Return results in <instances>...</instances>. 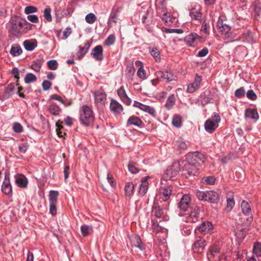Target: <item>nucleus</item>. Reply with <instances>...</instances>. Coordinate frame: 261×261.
<instances>
[{
    "mask_svg": "<svg viewBox=\"0 0 261 261\" xmlns=\"http://www.w3.org/2000/svg\"><path fill=\"white\" fill-rule=\"evenodd\" d=\"M94 112L91 108L87 105H83L80 111V119L81 123L88 126L94 121Z\"/></svg>",
    "mask_w": 261,
    "mask_h": 261,
    "instance_id": "obj_1",
    "label": "nucleus"
},
{
    "mask_svg": "<svg viewBox=\"0 0 261 261\" xmlns=\"http://www.w3.org/2000/svg\"><path fill=\"white\" fill-rule=\"evenodd\" d=\"M31 27V24L26 20L17 19L12 21L11 30L18 34H22L30 30Z\"/></svg>",
    "mask_w": 261,
    "mask_h": 261,
    "instance_id": "obj_2",
    "label": "nucleus"
},
{
    "mask_svg": "<svg viewBox=\"0 0 261 261\" xmlns=\"http://www.w3.org/2000/svg\"><path fill=\"white\" fill-rule=\"evenodd\" d=\"M169 202L167 201L165 206L162 204V201L160 202L158 201H154L152 206L151 209V216L156 218H164L165 220L167 219L165 218V214L164 210L168 209V205H169Z\"/></svg>",
    "mask_w": 261,
    "mask_h": 261,
    "instance_id": "obj_3",
    "label": "nucleus"
},
{
    "mask_svg": "<svg viewBox=\"0 0 261 261\" xmlns=\"http://www.w3.org/2000/svg\"><path fill=\"white\" fill-rule=\"evenodd\" d=\"M221 121V118L219 114L214 113L211 118L208 119L204 123L205 130L209 133H213L218 127V123Z\"/></svg>",
    "mask_w": 261,
    "mask_h": 261,
    "instance_id": "obj_4",
    "label": "nucleus"
},
{
    "mask_svg": "<svg viewBox=\"0 0 261 261\" xmlns=\"http://www.w3.org/2000/svg\"><path fill=\"white\" fill-rule=\"evenodd\" d=\"M188 162L192 163L199 167L203 165L205 160V155L198 151L189 153L187 156Z\"/></svg>",
    "mask_w": 261,
    "mask_h": 261,
    "instance_id": "obj_5",
    "label": "nucleus"
},
{
    "mask_svg": "<svg viewBox=\"0 0 261 261\" xmlns=\"http://www.w3.org/2000/svg\"><path fill=\"white\" fill-rule=\"evenodd\" d=\"M198 167L192 163L188 162L186 160L184 165V174L186 176L188 175L195 176L198 173Z\"/></svg>",
    "mask_w": 261,
    "mask_h": 261,
    "instance_id": "obj_6",
    "label": "nucleus"
},
{
    "mask_svg": "<svg viewBox=\"0 0 261 261\" xmlns=\"http://www.w3.org/2000/svg\"><path fill=\"white\" fill-rule=\"evenodd\" d=\"M179 170V164L177 163H174L171 166L166 170L164 177L167 180H170L177 175Z\"/></svg>",
    "mask_w": 261,
    "mask_h": 261,
    "instance_id": "obj_7",
    "label": "nucleus"
},
{
    "mask_svg": "<svg viewBox=\"0 0 261 261\" xmlns=\"http://www.w3.org/2000/svg\"><path fill=\"white\" fill-rule=\"evenodd\" d=\"M172 191V188L171 186L162 187L160 189V198L163 201H167L170 198Z\"/></svg>",
    "mask_w": 261,
    "mask_h": 261,
    "instance_id": "obj_8",
    "label": "nucleus"
},
{
    "mask_svg": "<svg viewBox=\"0 0 261 261\" xmlns=\"http://www.w3.org/2000/svg\"><path fill=\"white\" fill-rule=\"evenodd\" d=\"M241 208L243 213L247 218H246L247 222H251L252 220L253 217L251 213V209L250 206L248 202L245 200H243L241 203Z\"/></svg>",
    "mask_w": 261,
    "mask_h": 261,
    "instance_id": "obj_9",
    "label": "nucleus"
},
{
    "mask_svg": "<svg viewBox=\"0 0 261 261\" xmlns=\"http://www.w3.org/2000/svg\"><path fill=\"white\" fill-rule=\"evenodd\" d=\"M224 20L225 16H220L217 22V26L218 27L219 31L222 34L226 35L230 31V27L228 24L224 22Z\"/></svg>",
    "mask_w": 261,
    "mask_h": 261,
    "instance_id": "obj_10",
    "label": "nucleus"
},
{
    "mask_svg": "<svg viewBox=\"0 0 261 261\" xmlns=\"http://www.w3.org/2000/svg\"><path fill=\"white\" fill-rule=\"evenodd\" d=\"M9 173H5V179L2 185V191L6 195H9L12 193V186L9 179Z\"/></svg>",
    "mask_w": 261,
    "mask_h": 261,
    "instance_id": "obj_11",
    "label": "nucleus"
},
{
    "mask_svg": "<svg viewBox=\"0 0 261 261\" xmlns=\"http://www.w3.org/2000/svg\"><path fill=\"white\" fill-rule=\"evenodd\" d=\"M95 103L97 107L103 105L107 99L106 93L101 90H97L94 93Z\"/></svg>",
    "mask_w": 261,
    "mask_h": 261,
    "instance_id": "obj_12",
    "label": "nucleus"
},
{
    "mask_svg": "<svg viewBox=\"0 0 261 261\" xmlns=\"http://www.w3.org/2000/svg\"><path fill=\"white\" fill-rule=\"evenodd\" d=\"M191 203V197L187 194L182 196L178 204V207L183 211H186L189 207Z\"/></svg>",
    "mask_w": 261,
    "mask_h": 261,
    "instance_id": "obj_13",
    "label": "nucleus"
},
{
    "mask_svg": "<svg viewBox=\"0 0 261 261\" xmlns=\"http://www.w3.org/2000/svg\"><path fill=\"white\" fill-rule=\"evenodd\" d=\"M220 248L217 245H213L209 248V252L207 254L208 260L216 261L217 257L220 253Z\"/></svg>",
    "mask_w": 261,
    "mask_h": 261,
    "instance_id": "obj_14",
    "label": "nucleus"
},
{
    "mask_svg": "<svg viewBox=\"0 0 261 261\" xmlns=\"http://www.w3.org/2000/svg\"><path fill=\"white\" fill-rule=\"evenodd\" d=\"M91 56L96 61H102L103 59V48L101 45L96 46L91 53Z\"/></svg>",
    "mask_w": 261,
    "mask_h": 261,
    "instance_id": "obj_15",
    "label": "nucleus"
},
{
    "mask_svg": "<svg viewBox=\"0 0 261 261\" xmlns=\"http://www.w3.org/2000/svg\"><path fill=\"white\" fill-rule=\"evenodd\" d=\"M110 109L111 112L116 115L120 114L123 110L122 106L114 99L111 100Z\"/></svg>",
    "mask_w": 261,
    "mask_h": 261,
    "instance_id": "obj_16",
    "label": "nucleus"
},
{
    "mask_svg": "<svg viewBox=\"0 0 261 261\" xmlns=\"http://www.w3.org/2000/svg\"><path fill=\"white\" fill-rule=\"evenodd\" d=\"M117 93L121 100L127 106L131 104L132 100L126 94L123 86L120 87L117 91Z\"/></svg>",
    "mask_w": 261,
    "mask_h": 261,
    "instance_id": "obj_17",
    "label": "nucleus"
},
{
    "mask_svg": "<svg viewBox=\"0 0 261 261\" xmlns=\"http://www.w3.org/2000/svg\"><path fill=\"white\" fill-rule=\"evenodd\" d=\"M157 76L158 78L165 80L167 82L176 80V76L168 71H159L157 72Z\"/></svg>",
    "mask_w": 261,
    "mask_h": 261,
    "instance_id": "obj_18",
    "label": "nucleus"
},
{
    "mask_svg": "<svg viewBox=\"0 0 261 261\" xmlns=\"http://www.w3.org/2000/svg\"><path fill=\"white\" fill-rule=\"evenodd\" d=\"M201 80V77L196 74L194 82L188 85L187 91L189 93H193L197 90L199 88Z\"/></svg>",
    "mask_w": 261,
    "mask_h": 261,
    "instance_id": "obj_19",
    "label": "nucleus"
},
{
    "mask_svg": "<svg viewBox=\"0 0 261 261\" xmlns=\"http://www.w3.org/2000/svg\"><path fill=\"white\" fill-rule=\"evenodd\" d=\"M150 178V176H148L141 179L139 190L140 195L144 196L147 193L149 185L148 180Z\"/></svg>",
    "mask_w": 261,
    "mask_h": 261,
    "instance_id": "obj_20",
    "label": "nucleus"
},
{
    "mask_svg": "<svg viewBox=\"0 0 261 261\" xmlns=\"http://www.w3.org/2000/svg\"><path fill=\"white\" fill-rule=\"evenodd\" d=\"M130 241L132 246L137 247L141 251L145 249V245L142 243L141 238L139 236L134 235L132 236Z\"/></svg>",
    "mask_w": 261,
    "mask_h": 261,
    "instance_id": "obj_21",
    "label": "nucleus"
},
{
    "mask_svg": "<svg viewBox=\"0 0 261 261\" xmlns=\"http://www.w3.org/2000/svg\"><path fill=\"white\" fill-rule=\"evenodd\" d=\"M190 15L192 19L200 20L202 17L200 6H196L192 8L190 11Z\"/></svg>",
    "mask_w": 261,
    "mask_h": 261,
    "instance_id": "obj_22",
    "label": "nucleus"
},
{
    "mask_svg": "<svg viewBox=\"0 0 261 261\" xmlns=\"http://www.w3.org/2000/svg\"><path fill=\"white\" fill-rule=\"evenodd\" d=\"M90 43L89 41H86L85 43L84 46H79V51L77 53L76 56L79 59L81 60L82 59L86 54L88 52L90 47Z\"/></svg>",
    "mask_w": 261,
    "mask_h": 261,
    "instance_id": "obj_23",
    "label": "nucleus"
},
{
    "mask_svg": "<svg viewBox=\"0 0 261 261\" xmlns=\"http://www.w3.org/2000/svg\"><path fill=\"white\" fill-rule=\"evenodd\" d=\"M18 85V83H16V85H15L14 83H11L8 85L5 89L3 97L5 99L9 98L13 94L16 86Z\"/></svg>",
    "mask_w": 261,
    "mask_h": 261,
    "instance_id": "obj_24",
    "label": "nucleus"
},
{
    "mask_svg": "<svg viewBox=\"0 0 261 261\" xmlns=\"http://www.w3.org/2000/svg\"><path fill=\"white\" fill-rule=\"evenodd\" d=\"M253 256L250 257L248 261H256L255 255L256 257L261 256V244L258 242L254 243L253 249Z\"/></svg>",
    "mask_w": 261,
    "mask_h": 261,
    "instance_id": "obj_25",
    "label": "nucleus"
},
{
    "mask_svg": "<svg viewBox=\"0 0 261 261\" xmlns=\"http://www.w3.org/2000/svg\"><path fill=\"white\" fill-rule=\"evenodd\" d=\"M142 124V120L138 117L135 116H130L127 120L126 126H129L133 125L138 127H140Z\"/></svg>",
    "mask_w": 261,
    "mask_h": 261,
    "instance_id": "obj_26",
    "label": "nucleus"
},
{
    "mask_svg": "<svg viewBox=\"0 0 261 261\" xmlns=\"http://www.w3.org/2000/svg\"><path fill=\"white\" fill-rule=\"evenodd\" d=\"M205 246V240L200 237H198L193 245V249L199 251L201 250H203Z\"/></svg>",
    "mask_w": 261,
    "mask_h": 261,
    "instance_id": "obj_27",
    "label": "nucleus"
},
{
    "mask_svg": "<svg viewBox=\"0 0 261 261\" xmlns=\"http://www.w3.org/2000/svg\"><path fill=\"white\" fill-rule=\"evenodd\" d=\"M200 37L196 33H191L187 36L185 38V41L187 44L190 46H194V43L197 39H199Z\"/></svg>",
    "mask_w": 261,
    "mask_h": 261,
    "instance_id": "obj_28",
    "label": "nucleus"
},
{
    "mask_svg": "<svg viewBox=\"0 0 261 261\" xmlns=\"http://www.w3.org/2000/svg\"><path fill=\"white\" fill-rule=\"evenodd\" d=\"M135 185L132 182L126 184L124 187L125 195L126 196L130 197L134 193Z\"/></svg>",
    "mask_w": 261,
    "mask_h": 261,
    "instance_id": "obj_29",
    "label": "nucleus"
},
{
    "mask_svg": "<svg viewBox=\"0 0 261 261\" xmlns=\"http://www.w3.org/2000/svg\"><path fill=\"white\" fill-rule=\"evenodd\" d=\"M48 111L49 113L54 116H58L62 112V109L56 103H53L49 106Z\"/></svg>",
    "mask_w": 261,
    "mask_h": 261,
    "instance_id": "obj_30",
    "label": "nucleus"
},
{
    "mask_svg": "<svg viewBox=\"0 0 261 261\" xmlns=\"http://www.w3.org/2000/svg\"><path fill=\"white\" fill-rule=\"evenodd\" d=\"M15 182L19 187L24 188L27 187L28 180L24 176H17L16 177Z\"/></svg>",
    "mask_w": 261,
    "mask_h": 261,
    "instance_id": "obj_31",
    "label": "nucleus"
},
{
    "mask_svg": "<svg viewBox=\"0 0 261 261\" xmlns=\"http://www.w3.org/2000/svg\"><path fill=\"white\" fill-rule=\"evenodd\" d=\"M245 116L247 118L254 120H257L259 118L258 114L255 109H247L245 112Z\"/></svg>",
    "mask_w": 261,
    "mask_h": 261,
    "instance_id": "obj_32",
    "label": "nucleus"
},
{
    "mask_svg": "<svg viewBox=\"0 0 261 261\" xmlns=\"http://www.w3.org/2000/svg\"><path fill=\"white\" fill-rule=\"evenodd\" d=\"M136 65L140 66V68L137 71L138 76L142 79L144 80L146 79V72L143 69V64L141 61H137L135 63Z\"/></svg>",
    "mask_w": 261,
    "mask_h": 261,
    "instance_id": "obj_33",
    "label": "nucleus"
},
{
    "mask_svg": "<svg viewBox=\"0 0 261 261\" xmlns=\"http://www.w3.org/2000/svg\"><path fill=\"white\" fill-rule=\"evenodd\" d=\"M59 193L57 191L51 190L49 193V204H57V199Z\"/></svg>",
    "mask_w": 261,
    "mask_h": 261,
    "instance_id": "obj_34",
    "label": "nucleus"
},
{
    "mask_svg": "<svg viewBox=\"0 0 261 261\" xmlns=\"http://www.w3.org/2000/svg\"><path fill=\"white\" fill-rule=\"evenodd\" d=\"M81 231L84 237H87L93 232V228L91 225L84 224L81 226Z\"/></svg>",
    "mask_w": 261,
    "mask_h": 261,
    "instance_id": "obj_35",
    "label": "nucleus"
},
{
    "mask_svg": "<svg viewBox=\"0 0 261 261\" xmlns=\"http://www.w3.org/2000/svg\"><path fill=\"white\" fill-rule=\"evenodd\" d=\"M212 228V224L210 222H204L199 227V230L204 233L209 231Z\"/></svg>",
    "mask_w": 261,
    "mask_h": 261,
    "instance_id": "obj_36",
    "label": "nucleus"
},
{
    "mask_svg": "<svg viewBox=\"0 0 261 261\" xmlns=\"http://www.w3.org/2000/svg\"><path fill=\"white\" fill-rule=\"evenodd\" d=\"M163 20L167 25H170L176 21V18L171 15L170 13H165L163 17Z\"/></svg>",
    "mask_w": 261,
    "mask_h": 261,
    "instance_id": "obj_37",
    "label": "nucleus"
},
{
    "mask_svg": "<svg viewBox=\"0 0 261 261\" xmlns=\"http://www.w3.org/2000/svg\"><path fill=\"white\" fill-rule=\"evenodd\" d=\"M175 103V98L174 94L170 95L167 98L165 107L167 110H170Z\"/></svg>",
    "mask_w": 261,
    "mask_h": 261,
    "instance_id": "obj_38",
    "label": "nucleus"
},
{
    "mask_svg": "<svg viewBox=\"0 0 261 261\" xmlns=\"http://www.w3.org/2000/svg\"><path fill=\"white\" fill-rule=\"evenodd\" d=\"M208 200L211 203H217L219 200V195L214 191H209Z\"/></svg>",
    "mask_w": 261,
    "mask_h": 261,
    "instance_id": "obj_39",
    "label": "nucleus"
},
{
    "mask_svg": "<svg viewBox=\"0 0 261 261\" xmlns=\"http://www.w3.org/2000/svg\"><path fill=\"white\" fill-rule=\"evenodd\" d=\"M43 62V59L37 60L34 61L31 65V68L36 72H39Z\"/></svg>",
    "mask_w": 261,
    "mask_h": 261,
    "instance_id": "obj_40",
    "label": "nucleus"
},
{
    "mask_svg": "<svg viewBox=\"0 0 261 261\" xmlns=\"http://www.w3.org/2000/svg\"><path fill=\"white\" fill-rule=\"evenodd\" d=\"M23 46L27 50L32 51L37 46V43L27 40L24 41Z\"/></svg>",
    "mask_w": 261,
    "mask_h": 261,
    "instance_id": "obj_41",
    "label": "nucleus"
},
{
    "mask_svg": "<svg viewBox=\"0 0 261 261\" xmlns=\"http://www.w3.org/2000/svg\"><path fill=\"white\" fill-rule=\"evenodd\" d=\"M209 193V191H197L196 193V195L198 199L200 200L203 201H207L208 200V196Z\"/></svg>",
    "mask_w": 261,
    "mask_h": 261,
    "instance_id": "obj_42",
    "label": "nucleus"
},
{
    "mask_svg": "<svg viewBox=\"0 0 261 261\" xmlns=\"http://www.w3.org/2000/svg\"><path fill=\"white\" fill-rule=\"evenodd\" d=\"M22 53V49L19 45H14L11 47L10 53L14 57L20 55Z\"/></svg>",
    "mask_w": 261,
    "mask_h": 261,
    "instance_id": "obj_43",
    "label": "nucleus"
},
{
    "mask_svg": "<svg viewBox=\"0 0 261 261\" xmlns=\"http://www.w3.org/2000/svg\"><path fill=\"white\" fill-rule=\"evenodd\" d=\"M128 170L132 174H136L139 172V169L138 164L133 162H130L128 164Z\"/></svg>",
    "mask_w": 261,
    "mask_h": 261,
    "instance_id": "obj_44",
    "label": "nucleus"
},
{
    "mask_svg": "<svg viewBox=\"0 0 261 261\" xmlns=\"http://www.w3.org/2000/svg\"><path fill=\"white\" fill-rule=\"evenodd\" d=\"M201 103L203 106H205L208 103H212L213 99L212 97H209L206 94V92H204L203 94L201 95Z\"/></svg>",
    "mask_w": 261,
    "mask_h": 261,
    "instance_id": "obj_45",
    "label": "nucleus"
},
{
    "mask_svg": "<svg viewBox=\"0 0 261 261\" xmlns=\"http://www.w3.org/2000/svg\"><path fill=\"white\" fill-rule=\"evenodd\" d=\"M37 77L32 73H27L24 77V82L27 84H29L36 81Z\"/></svg>",
    "mask_w": 261,
    "mask_h": 261,
    "instance_id": "obj_46",
    "label": "nucleus"
},
{
    "mask_svg": "<svg viewBox=\"0 0 261 261\" xmlns=\"http://www.w3.org/2000/svg\"><path fill=\"white\" fill-rule=\"evenodd\" d=\"M141 110L145 112L148 113L149 114L153 116H155V111L153 107L143 105L142 106Z\"/></svg>",
    "mask_w": 261,
    "mask_h": 261,
    "instance_id": "obj_47",
    "label": "nucleus"
},
{
    "mask_svg": "<svg viewBox=\"0 0 261 261\" xmlns=\"http://www.w3.org/2000/svg\"><path fill=\"white\" fill-rule=\"evenodd\" d=\"M215 178L214 176H205L202 179V182L209 185H213L215 182Z\"/></svg>",
    "mask_w": 261,
    "mask_h": 261,
    "instance_id": "obj_48",
    "label": "nucleus"
},
{
    "mask_svg": "<svg viewBox=\"0 0 261 261\" xmlns=\"http://www.w3.org/2000/svg\"><path fill=\"white\" fill-rule=\"evenodd\" d=\"M43 15L45 19L48 22H51L52 21V17L51 15V9L50 8H46L44 10Z\"/></svg>",
    "mask_w": 261,
    "mask_h": 261,
    "instance_id": "obj_49",
    "label": "nucleus"
},
{
    "mask_svg": "<svg viewBox=\"0 0 261 261\" xmlns=\"http://www.w3.org/2000/svg\"><path fill=\"white\" fill-rule=\"evenodd\" d=\"M116 40V38L114 35L112 34L109 35L105 40L104 44L106 45L110 46L113 45Z\"/></svg>",
    "mask_w": 261,
    "mask_h": 261,
    "instance_id": "obj_50",
    "label": "nucleus"
},
{
    "mask_svg": "<svg viewBox=\"0 0 261 261\" xmlns=\"http://www.w3.org/2000/svg\"><path fill=\"white\" fill-rule=\"evenodd\" d=\"M172 124L176 127H180L181 124V120L180 116L178 115L174 116L172 119Z\"/></svg>",
    "mask_w": 261,
    "mask_h": 261,
    "instance_id": "obj_51",
    "label": "nucleus"
},
{
    "mask_svg": "<svg viewBox=\"0 0 261 261\" xmlns=\"http://www.w3.org/2000/svg\"><path fill=\"white\" fill-rule=\"evenodd\" d=\"M85 19L87 23L92 24L96 20V17L93 13H90L86 16Z\"/></svg>",
    "mask_w": 261,
    "mask_h": 261,
    "instance_id": "obj_52",
    "label": "nucleus"
},
{
    "mask_svg": "<svg viewBox=\"0 0 261 261\" xmlns=\"http://www.w3.org/2000/svg\"><path fill=\"white\" fill-rule=\"evenodd\" d=\"M47 66L48 67L50 70H56L57 69L58 66V64L57 61L55 60H51L47 62Z\"/></svg>",
    "mask_w": 261,
    "mask_h": 261,
    "instance_id": "obj_53",
    "label": "nucleus"
},
{
    "mask_svg": "<svg viewBox=\"0 0 261 261\" xmlns=\"http://www.w3.org/2000/svg\"><path fill=\"white\" fill-rule=\"evenodd\" d=\"M235 96L239 98H242L245 94V90L244 87H241L239 89H238L236 90L234 93Z\"/></svg>",
    "mask_w": 261,
    "mask_h": 261,
    "instance_id": "obj_54",
    "label": "nucleus"
},
{
    "mask_svg": "<svg viewBox=\"0 0 261 261\" xmlns=\"http://www.w3.org/2000/svg\"><path fill=\"white\" fill-rule=\"evenodd\" d=\"M13 129L16 133H20L23 132V127L18 122H15L13 125Z\"/></svg>",
    "mask_w": 261,
    "mask_h": 261,
    "instance_id": "obj_55",
    "label": "nucleus"
},
{
    "mask_svg": "<svg viewBox=\"0 0 261 261\" xmlns=\"http://www.w3.org/2000/svg\"><path fill=\"white\" fill-rule=\"evenodd\" d=\"M148 49L149 50L150 53L151 54V56L153 57L154 58H157L160 57V52L157 48L149 47Z\"/></svg>",
    "mask_w": 261,
    "mask_h": 261,
    "instance_id": "obj_56",
    "label": "nucleus"
},
{
    "mask_svg": "<svg viewBox=\"0 0 261 261\" xmlns=\"http://www.w3.org/2000/svg\"><path fill=\"white\" fill-rule=\"evenodd\" d=\"M247 97L251 100H255L257 98V95L253 90H249L246 93Z\"/></svg>",
    "mask_w": 261,
    "mask_h": 261,
    "instance_id": "obj_57",
    "label": "nucleus"
},
{
    "mask_svg": "<svg viewBox=\"0 0 261 261\" xmlns=\"http://www.w3.org/2000/svg\"><path fill=\"white\" fill-rule=\"evenodd\" d=\"M29 147V144L27 143L21 144L18 146L19 151L22 153H25Z\"/></svg>",
    "mask_w": 261,
    "mask_h": 261,
    "instance_id": "obj_58",
    "label": "nucleus"
},
{
    "mask_svg": "<svg viewBox=\"0 0 261 261\" xmlns=\"http://www.w3.org/2000/svg\"><path fill=\"white\" fill-rule=\"evenodd\" d=\"M234 205V201L232 197L227 198V207L229 210H231Z\"/></svg>",
    "mask_w": 261,
    "mask_h": 261,
    "instance_id": "obj_59",
    "label": "nucleus"
},
{
    "mask_svg": "<svg viewBox=\"0 0 261 261\" xmlns=\"http://www.w3.org/2000/svg\"><path fill=\"white\" fill-rule=\"evenodd\" d=\"M165 32L166 33H177V34H181L183 33V30L182 29H165Z\"/></svg>",
    "mask_w": 261,
    "mask_h": 261,
    "instance_id": "obj_60",
    "label": "nucleus"
},
{
    "mask_svg": "<svg viewBox=\"0 0 261 261\" xmlns=\"http://www.w3.org/2000/svg\"><path fill=\"white\" fill-rule=\"evenodd\" d=\"M37 9L34 6H27L25 8L24 12L27 14L36 12Z\"/></svg>",
    "mask_w": 261,
    "mask_h": 261,
    "instance_id": "obj_61",
    "label": "nucleus"
},
{
    "mask_svg": "<svg viewBox=\"0 0 261 261\" xmlns=\"http://www.w3.org/2000/svg\"><path fill=\"white\" fill-rule=\"evenodd\" d=\"M56 100L61 102L62 104L65 105V101L57 94H53L50 96L49 100Z\"/></svg>",
    "mask_w": 261,
    "mask_h": 261,
    "instance_id": "obj_62",
    "label": "nucleus"
},
{
    "mask_svg": "<svg viewBox=\"0 0 261 261\" xmlns=\"http://www.w3.org/2000/svg\"><path fill=\"white\" fill-rule=\"evenodd\" d=\"M43 90L47 91L49 90L51 86V83L47 80L44 81L42 84Z\"/></svg>",
    "mask_w": 261,
    "mask_h": 261,
    "instance_id": "obj_63",
    "label": "nucleus"
},
{
    "mask_svg": "<svg viewBox=\"0 0 261 261\" xmlns=\"http://www.w3.org/2000/svg\"><path fill=\"white\" fill-rule=\"evenodd\" d=\"M27 18L29 21L33 23H38L39 21L37 16L34 14L29 15L27 16Z\"/></svg>",
    "mask_w": 261,
    "mask_h": 261,
    "instance_id": "obj_64",
    "label": "nucleus"
}]
</instances>
